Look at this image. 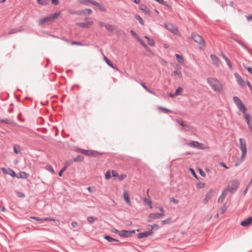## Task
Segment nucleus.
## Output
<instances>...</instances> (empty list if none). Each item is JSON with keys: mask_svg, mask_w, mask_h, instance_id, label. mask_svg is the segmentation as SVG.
Here are the masks:
<instances>
[{"mask_svg": "<svg viewBox=\"0 0 252 252\" xmlns=\"http://www.w3.org/2000/svg\"><path fill=\"white\" fill-rule=\"evenodd\" d=\"M51 2H52V3L55 5H57L59 3V0H52Z\"/></svg>", "mask_w": 252, "mask_h": 252, "instance_id": "58", "label": "nucleus"}, {"mask_svg": "<svg viewBox=\"0 0 252 252\" xmlns=\"http://www.w3.org/2000/svg\"><path fill=\"white\" fill-rule=\"evenodd\" d=\"M73 162H81L84 160V157L81 155H78L76 157L74 158L73 159Z\"/></svg>", "mask_w": 252, "mask_h": 252, "instance_id": "28", "label": "nucleus"}, {"mask_svg": "<svg viewBox=\"0 0 252 252\" xmlns=\"http://www.w3.org/2000/svg\"><path fill=\"white\" fill-rule=\"evenodd\" d=\"M140 84L143 87V88L146 91L148 90V87L146 86L145 84L143 82H141Z\"/></svg>", "mask_w": 252, "mask_h": 252, "instance_id": "60", "label": "nucleus"}, {"mask_svg": "<svg viewBox=\"0 0 252 252\" xmlns=\"http://www.w3.org/2000/svg\"><path fill=\"white\" fill-rule=\"evenodd\" d=\"M227 191L226 189H224L222 191L221 195L220 196V197L218 199V201L219 203H221V202H222L223 201L224 199L225 198V197L227 195Z\"/></svg>", "mask_w": 252, "mask_h": 252, "instance_id": "19", "label": "nucleus"}, {"mask_svg": "<svg viewBox=\"0 0 252 252\" xmlns=\"http://www.w3.org/2000/svg\"><path fill=\"white\" fill-rule=\"evenodd\" d=\"M176 58L177 60L179 63H183V59L182 56L179 55V54H176L175 55Z\"/></svg>", "mask_w": 252, "mask_h": 252, "instance_id": "37", "label": "nucleus"}, {"mask_svg": "<svg viewBox=\"0 0 252 252\" xmlns=\"http://www.w3.org/2000/svg\"><path fill=\"white\" fill-rule=\"evenodd\" d=\"M170 220H171V218H169L165 220H162L161 222L162 224L163 225V224L169 223Z\"/></svg>", "mask_w": 252, "mask_h": 252, "instance_id": "49", "label": "nucleus"}, {"mask_svg": "<svg viewBox=\"0 0 252 252\" xmlns=\"http://www.w3.org/2000/svg\"><path fill=\"white\" fill-rule=\"evenodd\" d=\"M213 195V190L210 189L206 194L205 197L203 200V202L205 204L208 203L209 200L212 198Z\"/></svg>", "mask_w": 252, "mask_h": 252, "instance_id": "12", "label": "nucleus"}, {"mask_svg": "<svg viewBox=\"0 0 252 252\" xmlns=\"http://www.w3.org/2000/svg\"><path fill=\"white\" fill-rule=\"evenodd\" d=\"M173 75L176 78H178L180 79L182 77V73L180 70H175L173 72Z\"/></svg>", "mask_w": 252, "mask_h": 252, "instance_id": "27", "label": "nucleus"}, {"mask_svg": "<svg viewBox=\"0 0 252 252\" xmlns=\"http://www.w3.org/2000/svg\"><path fill=\"white\" fill-rule=\"evenodd\" d=\"M105 28L109 31V32H112L114 30V27L111 25L106 24L105 26Z\"/></svg>", "mask_w": 252, "mask_h": 252, "instance_id": "43", "label": "nucleus"}, {"mask_svg": "<svg viewBox=\"0 0 252 252\" xmlns=\"http://www.w3.org/2000/svg\"><path fill=\"white\" fill-rule=\"evenodd\" d=\"M60 15V13H55L52 14L51 16H50L51 20L52 21L57 19Z\"/></svg>", "mask_w": 252, "mask_h": 252, "instance_id": "39", "label": "nucleus"}, {"mask_svg": "<svg viewBox=\"0 0 252 252\" xmlns=\"http://www.w3.org/2000/svg\"><path fill=\"white\" fill-rule=\"evenodd\" d=\"M76 151L84 155H87V154H88V153L89 152V150H84L81 148H78Z\"/></svg>", "mask_w": 252, "mask_h": 252, "instance_id": "32", "label": "nucleus"}, {"mask_svg": "<svg viewBox=\"0 0 252 252\" xmlns=\"http://www.w3.org/2000/svg\"><path fill=\"white\" fill-rule=\"evenodd\" d=\"M191 38L198 44L199 48L203 49L205 47L204 40L200 35L195 32H193L191 35Z\"/></svg>", "mask_w": 252, "mask_h": 252, "instance_id": "2", "label": "nucleus"}, {"mask_svg": "<svg viewBox=\"0 0 252 252\" xmlns=\"http://www.w3.org/2000/svg\"><path fill=\"white\" fill-rule=\"evenodd\" d=\"M1 123H4L8 125H13L14 123L13 121L12 120L8 119L1 120Z\"/></svg>", "mask_w": 252, "mask_h": 252, "instance_id": "33", "label": "nucleus"}, {"mask_svg": "<svg viewBox=\"0 0 252 252\" xmlns=\"http://www.w3.org/2000/svg\"><path fill=\"white\" fill-rule=\"evenodd\" d=\"M177 123L180 125L183 128H185V130H189L190 129V126L187 124V123L181 119H178L176 120Z\"/></svg>", "mask_w": 252, "mask_h": 252, "instance_id": "13", "label": "nucleus"}, {"mask_svg": "<svg viewBox=\"0 0 252 252\" xmlns=\"http://www.w3.org/2000/svg\"><path fill=\"white\" fill-rule=\"evenodd\" d=\"M240 142V149L242 151V160H244V158H245L247 154V147H246V141L243 138L239 139Z\"/></svg>", "mask_w": 252, "mask_h": 252, "instance_id": "5", "label": "nucleus"}, {"mask_svg": "<svg viewBox=\"0 0 252 252\" xmlns=\"http://www.w3.org/2000/svg\"><path fill=\"white\" fill-rule=\"evenodd\" d=\"M119 235L121 237H126V238L130 237L128 230H123L120 231L119 232Z\"/></svg>", "mask_w": 252, "mask_h": 252, "instance_id": "21", "label": "nucleus"}, {"mask_svg": "<svg viewBox=\"0 0 252 252\" xmlns=\"http://www.w3.org/2000/svg\"><path fill=\"white\" fill-rule=\"evenodd\" d=\"M246 69L249 71V72L252 74V68L251 67H245Z\"/></svg>", "mask_w": 252, "mask_h": 252, "instance_id": "63", "label": "nucleus"}, {"mask_svg": "<svg viewBox=\"0 0 252 252\" xmlns=\"http://www.w3.org/2000/svg\"><path fill=\"white\" fill-rule=\"evenodd\" d=\"M240 185V182L237 180L230 181L227 185V191H229L231 193H234L238 189Z\"/></svg>", "mask_w": 252, "mask_h": 252, "instance_id": "3", "label": "nucleus"}, {"mask_svg": "<svg viewBox=\"0 0 252 252\" xmlns=\"http://www.w3.org/2000/svg\"><path fill=\"white\" fill-rule=\"evenodd\" d=\"M252 222V217H250L243 221H242L240 223V224L243 226H247L249 225H250Z\"/></svg>", "mask_w": 252, "mask_h": 252, "instance_id": "15", "label": "nucleus"}, {"mask_svg": "<svg viewBox=\"0 0 252 252\" xmlns=\"http://www.w3.org/2000/svg\"><path fill=\"white\" fill-rule=\"evenodd\" d=\"M207 81L215 92H220L222 90L221 83L217 78L209 77L207 78Z\"/></svg>", "mask_w": 252, "mask_h": 252, "instance_id": "1", "label": "nucleus"}, {"mask_svg": "<svg viewBox=\"0 0 252 252\" xmlns=\"http://www.w3.org/2000/svg\"><path fill=\"white\" fill-rule=\"evenodd\" d=\"M44 221H55V220L54 219L51 218H43Z\"/></svg>", "mask_w": 252, "mask_h": 252, "instance_id": "57", "label": "nucleus"}, {"mask_svg": "<svg viewBox=\"0 0 252 252\" xmlns=\"http://www.w3.org/2000/svg\"><path fill=\"white\" fill-rule=\"evenodd\" d=\"M104 60L105 61V62H106V63L110 66H111L112 68H116V66H114L113 65V64L112 63V62H111V61L108 59L107 57H106L105 56L104 57Z\"/></svg>", "mask_w": 252, "mask_h": 252, "instance_id": "25", "label": "nucleus"}, {"mask_svg": "<svg viewBox=\"0 0 252 252\" xmlns=\"http://www.w3.org/2000/svg\"><path fill=\"white\" fill-rule=\"evenodd\" d=\"M144 201L149 205L150 208H152V202L150 200L145 198L144 199Z\"/></svg>", "mask_w": 252, "mask_h": 252, "instance_id": "48", "label": "nucleus"}, {"mask_svg": "<svg viewBox=\"0 0 252 252\" xmlns=\"http://www.w3.org/2000/svg\"><path fill=\"white\" fill-rule=\"evenodd\" d=\"M85 11H88V14L90 15L92 13V10L89 8H86L82 10L76 11V15H85Z\"/></svg>", "mask_w": 252, "mask_h": 252, "instance_id": "16", "label": "nucleus"}, {"mask_svg": "<svg viewBox=\"0 0 252 252\" xmlns=\"http://www.w3.org/2000/svg\"><path fill=\"white\" fill-rule=\"evenodd\" d=\"M183 91V89L179 87H178L177 90H176L175 93L177 95H179L181 94V93Z\"/></svg>", "mask_w": 252, "mask_h": 252, "instance_id": "42", "label": "nucleus"}, {"mask_svg": "<svg viewBox=\"0 0 252 252\" xmlns=\"http://www.w3.org/2000/svg\"><path fill=\"white\" fill-rule=\"evenodd\" d=\"M46 169L47 170L50 171L53 174H55V171H54L53 168L52 167V166L51 165H46Z\"/></svg>", "mask_w": 252, "mask_h": 252, "instance_id": "41", "label": "nucleus"}, {"mask_svg": "<svg viewBox=\"0 0 252 252\" xmlns=\"http://www.w3.org/2000/svg\"><path fill=\"white\" fill-rule=\"evenodd\" d=\"M158 109L159 110H161L163 112H164L165 113H170L171 112V111L169 109H168L167 108H165L162 107H159L158 108Z\"/></svg>", "mask_w": 252, "mask_h": 252, "instance_id": "38", "label": "nucleus"}, {"mask_svg": "<svg viewBox=\"0 0 252 252\" xmlns=\"http://www.w3.org/2000/svg\"><path fill=\"white\" fill-rule=\"evenodd\" d=\"M165 28L169 31L174 34H176L178 32L177 28L174 26L172 24H165Z\"/></svg>", "mask_w": 252, "mask_h": 252, "instance_id": "14", "label": "nucleus"}, {"mask_svg": "<svg viewBox=\"0 0 252 252\" xmlns=\"http://www.w3.org/2000/svg\"><path fill=\"white\" fill-rule=\"evenodd\" d=\"M105 178L107 179V180H108L111 177V171L110 170H108L106 173H105Z\"/></svg>", "mask_w": 252, "mask_h": 252, "instance_id": "46", "label": "nucleus"}, {"mask_svg": "<svg viewBox=\"0 0 252 252\" xmlns=\"http://www.w3.org/2000/svg\"><path fill=\"white\" fill-rule=\"evenodd\" d=\"M111 173L112 176L113 177H117L119 175L118 173L116 171H115V170H112L111 171Z\"/></svg>", "mask_w": 252, "mask_h": 252, "instance_id": "54", "label": "nucleus"}, {"mask_svg": "<svg viewBox=\"0 0 252 252\" xmlns=\"http://www.w3.org/2000/svg\"><path fill=\"white\" fill-rule=\"evenodd\" d=\"M210 58L213 62V64L215 65L218 66L219 64V58L215 55H211Z\"/></svg>", "mask_w": 252, "mask_h": 252, "instance_id": "18", "label": "nucleus"}, {"mask_svg": "<svg viewBox=\"0 0 252 252\" xmlns=\"http://www.w3.org/2000/svg\"><path fill=\"white\" fill-rule=\"evenodd\" d=\"M249 126V128L250 129V132L252 131V123H250L249 124H247Z\"/></svg>", "mask_w": 252, "mask_h": 252, "instance_id": "64", "label": "nucleus"}, {"mask_svg": "<svg viewBox=\"0 0 252 252\" xmlns=\"http://www.w3.org/2000/svg\"><path fill=\"white\" fill-rule=\"evenodd\" d=\"M21 151V148L19 146L16 145L14 147V152L15 154H19Z\"/></svg>", "mask_w": 252, "mask_h": 252, "instance_id": "40", "label": "nucleus"}, {"mask_svg": "<svg viewBox=\"0 0 252 252\" xmlns=\"http://www.w3.org/2000/svg\"><path fill=\"white\" fill-rule=\"evenodd\" d=\"M37 3L41 5H46L48 4L50 0H36Z\"/></svg>", "mask_w": 252, "mask_h": 252, "instance_id": "29", "label": "nucleus"}, {"mask_svg": "<svg viewBox=\"0 0 252 252\" xmlns=\"http://www.w3.org/2000/svg\"><path fill=\"white\" fill-rule=\"evenodd\" d=\"M187 145L191 147L196 148L199 149H203V144L202 143H199L197 141H192L188 143Z\"/></svg>", "mask_w": 252, "mask_h": 252, "instance_id": "9", "label": "nucleus"}, {"mask_svg": "<svg viewBox=\"0 0 252 252\" xmlns=\"http://www.w3.org/2000/svg\"><path fill=\"white\" fill-rule=\"evenodd\" d=\"M91 4H93V5L95 6H97V7H99V8H101L100 4L98 2H97L95 1H94V0H91Z\"/></svg>", "mask_w": 252, "mask_h": 252, "instance_id": "47", "label": "nucleus"}, {"mask_svg": "<svg viewBox=\"0 0 252 252\" xmlns=\"http://www.w3.org/2000/svg\"><path fill=\"white\" fill-rule=\"evenodd\" d=\"M71 44L72 45H80V46H82L83 45L82 43L79 42V41H72L71 42Z\"/></svg>", "mask_w": 252, "mask_h": 252, "instance_id": "55", "label": "nucleus"}, {"mask_svg": "<svg viewBox=\"0 0 252 252\" xmlns=\"http://www.w3.org/2000/svg\"><path fill=\"white\" fill-rule=\"evenodd\" d=\"M135 18L137 20H138L140 24H141L142 25H143L144 24V22L143 20L139 15H136L135 16Z\"/></svg>", "mask_w": 252, "mask_h": 252, "instance_id": "35", "label": "nucleus"}, {"mask_svg": "<svg viewBox=\"0 0 252 252\" xmlns=\"http://www.w3.org/2000/svg\"><path fill=\"white\" fill-rule=\"evenodd\" d=\"M244 117L246 120L247 123L249 124L251 123V116L249 113H246V112H245V113H243Z\"/></svg>", "mask_w": 252, "mask_h": 252, "instance_id": "30", "label": "nucleus"}, {"mask_svg": "<svg viewBox=\"0 0 252 252\" xmlns=\"http://www.w3.org/2000/svg\"><path fill=\"white\" fill-rule=\"evenodd\" d=\"M87 189L90 192H92L95 191V188L94 187H89L87 188Z\"/></svg>", "mask_w": 252, "mask_h": 252, "instance_id": "52", "label": "nucleus"}, {"mask_svg": "<svg viewBox=\"0 0 252 252\" xmlns=\"http://www.w3.org/2000/svg\"><path fill=\"white\" fill-rule=\"evenodd\" d=\"M118 179L120 181H122L124 180L126 177V174H121L120 175H118Z\"/></svg>", "mask_w": 252, "mask_h": 252, "instance_id": "51", "label": "nucleus"}, {"mask_svg": "<svg viewBox=\"0 0 252 252\" xmlns=\"http://www.w3.org/2000/svg\"><path fill=\"white\" fill-rule=\"evenodd\" d=\"M94 24L93 21H88L86 22L77 23L76 25L82 28H89Z\"/></svg>", "mask_w": 252, "mask_h": 252, "instance_id": "10", "label": "nucleus"}, {"mask_svg": "<svg viewBox=\"0 0 252 252\" xmlns=\"http://www.w3.org/2000/svg\"><path fill=\"white\" fill-rule=\"evenodd\" d=\"M1 170L3 172V173L4 174H8L13 178H15L17 177L16 173L11 169H6L5 168H1Z\"/></svg>", "mask_w": 252, "mask_h": 252, "instance_id": "7", "label": "nucleus"}, {"mask_svg": "<svg viewBox=\"0 0 252 252\" xmlns=\"http://www.w3.org/2000/svg\"><path fill=\"white\" fill-rule=\"evenodd\" d=\"M233 100L239 110L243 113H245V112L247 111V108L245 107L244 104L242 102V100L238 96H236L233 97Z\"/></svg>", "mask_w": 252, "mask_h": 252, "instance_id": "4", "label": "nucleus"}, {"mask_svg": "<svg viewBox=\"0 0 252 252\" xmlns=\"http://www.w3.org/2000/svg\"><path fill=\"white\" fill-rule=\"evenodd\" d=\"M221 57L223 58V59H224L229 68L232 69V66L230 60L223 54H222Z\"/></svg>", "mask_w": 252, "mask_h": 252, "instance_id": "24", "label": "nucleus"}, {"mask_svg": "<svg viewBox=\"0 0 252 252\" xmlns=\"http://www.w3.org/2000/svg\"><path fill=\"white\" fill-rule=\"evenodd\" d=\"M79 1L82 4L88 5L91 4V0H79Z\"/></svg>", "mask_w": 252, "mask_h": 252, "instance_id": "34", "label": "nucleus"}, {"mask_svg": "<svg viewBox=\"0 0 252 252\" xmlns=\"http://www.w3.org/2000/svg\"><path fill=\"white\" fill-rule=\"evenodd\" d=\"M31 218L32 219L35 220H36L40 221V222L44 221L43 218L40 219V218L36 217H32Z\"/></svg>", "mask_w": 252, "mask_h": 252, "instance_id": "53", "label": "nucleus"}, {"mask_svg": "<svg viewBox=\"0 0 252 252\" xmlns=\"http://www.w3.org/2000/svg\"><path fill=\"white\" fill-rule=\"evenodd\" d=\"M17 196L21 198H24L25 197V194L22 192H18L17 193Z\"/></svg>", "mask_w": 252, "mask_h": 252, "instance_id": "56", "label": "nucleus"}, {"mask_svg": "<svg viewBox=\"0 0 252 252\" xmlns=\"http://www.w3.org/2000/svg\"><path fill=\"white\" fill-rule=\"evenodd\" d=\"M104 238L105 239L107 240L109 242H110V243L116 242H118L119 244H121V242H120V241L118 240L114 239V238H113L110 236H109L106 235L104 237Z\"/></svg>", "mask_w": 252, "mask_h": 252, "instance_id": "23", "label": "nucleus"}, {"mask_svg": "<svg viewBox=\"0 0 252 252\" xmlns=\"http://www.w3.org/2000/svg\"><path fill=\"white\" fill-rule=\"evenodd\" d=\"M73 162V160L72 159L69 160H67L65 162L64 166L67 168L71 164H72Z\"/></svg>", "mask_w": 252, "mask_h": 252, "instance_id": "45", "label": "nucleus"}, {"mask_svg": "<svg viewBox=\"0 0 252 252\" xmlns=\"http://www.w3.org/2000/svg\"><path fill=\"white\" fill-rule=\"evenodd\" d=\"M139 41L140 42V44L145 48V49L147 51H149L150 50V49L149 47L147 45V44L141 39L139 40Z\"/></svg>", "mask_w": 252, "mask_h": 252, "instance_id": "36", "label": "nucleus"}, {"mask_svg": "<svg viewBox=\"0 0 252 252\" xmlns=\"http://www.w3.org/2000/svg\"><path fill=\"white\" fill-rule=\"evenodd\" d=\"M71 225H72L73 227L76 228L77 226V225H78V223L77 222H76V221H73L71 223Z\"/></svg>", "mask_w": 252, "mask_h": 252, "instance_id": "62", "label": "nucleus"}, {"mask_svg": "<svg viewBox=\"0 0 252 252\" xmlns=\"http://www.w3.org/2000/svg\"><path fill=\"white\" fill-rule=\"evenodd\" d=\"M29 175L25 172H21L20 173L19 176H17L18 178L27 179L29 177Z\"/></svg>", "mask_w": 252, "mask_h": 252, "instance_id": "26", "label": "nucleus"}, {"mask_svg": "<svg viewBox=\"0 0 252 252\" xmlns=\"http://www.w3.org/2000/svg\"><path fill=\"white\" fill-rule=\"evenodd\" d=\"M49 21H52L51 20L50 16H47L46 17H44L43 19H41L39 20V24L40 25H43L45 23H46L47 22H49Z\"/></svg>", "mask_w": 252, "mask_h": 252, "instance_id": "20", "label": "nucleus"}, {"mask_svg": "<svg viewBox=\"0 0 252 252\" xmlns=\"http://www.w3.org/2000/svg\"><path fill=\"white\" fill-rule=\"evenodd\" d=\"M234 76L236 78V79L238 84L242 87H244L245 86L244 81L242 78V77L239 75V74L238 73H235Z\"/></svg>", "mask_w": 252, "mask_h": 252, "instance_id": "11", "label": "nucleus"}, {"mask_svg": "<svg viewBox=\"0 0 252 252\" xmlns=\"http://www.w3.org/2000/svg\"><path fill=\"white\" fill-rule=\"evenodd\" d=\"M87 220L89 222L92 223H94L95 220H96V218L93 217H89L87 218Z\"/></svg>", "mask_w": 252, "mask_h": 252, "instance_id": "44", "label": "nucleus"}, {"mask_svg": "<svg viewBox=\"0 0 252 252\" xmlns=\"http://www.w3.org/2000/svg\"><path fill=\"white\" fill-rule=\"evenodd\" d=\"M153 231L152 230H150L149 231H146L143 232L139 233L137 234V238L138 239H142L145 237H148L150 235H153Z\"/></svg>", "mask_w": 252, "mask_h": 252, "instance_id": "8", "label": "nucleus"}, {"mask_svg": "<svg viewBox=\"0 0 252 252\" xmlns=\"http://www.w3.org/2000/svg\"><path fill=\"white\" fill-rule=\"evenodd\" d=\"M19 31L17 30L16 29H12L9 31V34H13V33H16Z\"/></svg>", "mask_w": 252, "mask_h": 252, "instance_id": "59", "label": "nucleus"}, {"mask_svg": "<svg viewBox=\"0 0 252 252\" xmlns=\"http://www.w3.org/2000/svg\"><path fill=\"white\" fill-rule=\"evenodd\" d=\"M149 226L151 227V229H155V230H158L159 228L158 225L157 224H154L153 225H149Z\"/></svg>", "mask_w": 252, "mask_h": 252, "instance_id": "50", "label": "nucleus"}, {"mask_svg": "<svg viewBox=\"0 0 252 252\" xmlns=\"http://www.w3.org/2000/svg\"><path fill=\"white\" fill-rule=\"evenodd\" d=\"M87 156H92V157L94 156V152L89 150V152L88 153V154H87Z\"/></svg>", "mask_w": 252, "mask_h": 252, "instance_id": "61", "label": "nucleus"}, {"mask_svg": "<svg viewBox=\"0 0 252 252\" xmlns=\"http://www.w3.org/2000/svg\"><path fill=\"white\" fill-rule=\"evenodd\" d=\"M123 197L126 202L128 204H130V201L129 199V194L126 189L124 190Z\"/></svg>", "mask_w": 252, "mask_h": 252, "instance_id": "17", "label": "nucleus"}, {"mask_svg": "<svg viewBox=\"0 0 252 252\" xmlns=\"http://www.w3.org/2000/svg\"><path fill=\"white\" fill-rule=\"evenodd\" d=\"M164 216V213H151L149 215L148 221L149 222H151L154 220L160 219L161 217H163Z\"/></svg>", "mask_w": 252, "mask_h": 252, "instance_id": "6", "label": "nucleus"}, {"mask_svg": "<svg viewBox=\"0 0 252 252\" xmlns=\"http://www.w3.org/2000/svg\"><path fill=\"white\" fill-rule=\"evenodd\" d=\"M145 38L147 39L148 41V44L151 46H154L155 45V41L153 39H151L148 36H145Z\"/></svg>", "mask_w": 252, "mask_h": 252, "instance_id": "31", "label": "nucleus"}, {"mask_svg": "<svg viewBox=\"0 0 252 252\" xmlns=\"http://www.w3.org/2000/svg\"><path fill=\"white\" fill-rule=\"evenodd\" d=\"M139 8L142 11H143L145 13L149 14V15L150 14V9L148 8V7L146 5H144V4H141Z\"/></svg>", "mask_w": 252, "mask_h": 252, "instance_id": "22", "label": "nucleus"}]
</instances>
